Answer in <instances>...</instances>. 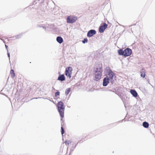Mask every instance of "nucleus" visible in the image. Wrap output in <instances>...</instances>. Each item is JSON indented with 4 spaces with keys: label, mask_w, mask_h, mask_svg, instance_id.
Wrapping results in <instances>:
<instances>
[{
    "label": "nucleus",
    "mask_w": 155,
    "mask_h": 155,
    "mask_svg": "<svg viewBox=\"0 0 155 155\" xmlns=\"http://www.w3.org/2000/svg\"><path fill=\"white\" fill-rule=\"evenodd\" d=\"M58 110L60 116L61 117V120L64 117V110L65 107L64 103L61 101L58 102L57 105Z\"/></svg>",
    "instance_id": "f257e3e1"
},
{
    "label": "nucleus",
    "mask_w": 155,
    "mask_h": 155,
    "mask_svg": "<svg viewBox=\"0 0 155 155\" xmlns=\"http://www.w3.org/2000/svg\"><path fill=\"white\" fill-rule=\"evenodd\" d=\"M102 72V66L97 67L94 69V74L95 76L94 79L95 81H97L101 79Z\"/></svg>",
    "instance_id": "f03ea898"
},
{
    "label": "nucleus",
    "mask_w": 155,
    "mask_h": 155,
    "mask_svg": "<svg viewBox=\"0 0 155 155\" xmlns=\"http://www.w3.org/2000/svg\"><path fill=\"white\" fill-rule=\"evenodd\" d=\"M132 52V50L129 48H126L124 50L122 49L118 50V53L119 55L124 56L126 57L130 56Z\"/></svg>",
    "instance_id": "7ed1b4c3"
},
{
    "label": "nucleus",
    "mask_w": 155,
    "mask_h": 155,
    "mask_svg": "<svg viewBox=\"0 0 155 155\" xmlns=\"http://www.w3.org/2000/svg\"><path fill=\"white\" fill-rule=\"evenodd\" d=\"M72 71V68L70 67H67L65 70V75L69 77V78H71V77Z\"/></svg>",
    "instance_id": "20e7f679"
},
{
    "label": "nucleus",
    "mask_w": 155,
    "mask_h": 155,
    "mask_svg": "<svg viewBox=\"0 0 155 155\" xmlns=\"http://www.w3.org/2000/svg\"><path fill=\"white\" fill-rule=\"evenodd\" d=\"M77 19V17L76 16L71 17L68 16L67 18V22L69 23H73Z\"/></svg>",
    "instance_id": "39448f33"
},
{
    "label": "nucleus",
    "mask_w": 155,
    "mask_h": 155,
    "mask_svg": "<svg viewBox=\"0 0 155 155\" xmlns=\"http://www.w3.org/2000/svg\"><path fill=\"white\" fill-rule=\"evenodd\" d=\"M107 25L105 23H104L103 25H101L99 28V32L101 33L104 32L105 29L107 28Z\"/></svg>",
    "instance_id": "423d86ee"
},
{
    "label": "nucleus",
    "mask_w": 155,
    "mask_h": 155,
    "mask_svg": "<svg viewBox=\"0 0 155 155\" xmlns=\"http://www.w3.org/2000/svg\"><path fill=\"white\" fill-rule=\"evenodd\" d=\"M96 31L95 30L91 29L88 31L87 36V37L90 38L96 34Z\"/></svg>",
    "instance_id": "0eeeda50"
},
{
    "label": "nucleus",
    "mask_w": 155,
    "mask_h": 155,
    "mask_svg": "<svg viewBox=\"0 0 155 155\" xmlns=\"http://www.w3.org/2000/svg\"><path fill=\"white\" fill-rule=\"evenodd\" d=\"M107 75L109 76V79H113V78L114 76H115V74L114 73L112 70L110 69L107 72Z\"/></svg>",
    "instance_id": "6e6552de"
},
{
    "label": "nucleus",
    "mask_w": 155,
    "mask_h": 155,
    "mask_svg": "<svg viewBox=\"0 0 155 155\" xmlns=\"http://www.w3.org/2000/svg\"><path fill=\"white\" fill-rule=\"evenodd\" d=\"M109 78L107 76L104 77L103 80V86L104 87L106 86L109 83Z\"/></svg>",
    "instance_id": "1a4fd4ad"
},
{
    "label": "nucleus",
    "mask_w": 155,
    "mask_h": 155,
    "mask_svg": "<svg viewBox=\"0 0 155 155\" xmlns=\"http://www.w3.org/2000/svg\"><path fill=\"white\" fill-rule=\"evenodd\" d=\"M57 80L61 82L65 80V77L64 74H60Z\"/></svg>",
    "instance_id": "9d476101"
},
{
    "label": "nucleus",
    "mask_w": 155,
    "mask_h": 155,
    "mask_svg": "<svg viewBox=\"0 0 155 155\" xmlns=\"http://www.w3.org/2000/svg\"><path fill=\"white\" fill-rule=\"evenodd\" d=\"M130 93L134 97H136L138 96V94L137 91L135 90L131 89L130 91Z\"/></svg>",
    "instance_id": "9b49d317"
},
{
    "label": "nucleus",
    "mask_w": 155,
    "mask_h": 155,
    "mask_svg": "<svg viewBox=\"0 0 155 155\" xmlns=\"http://www.w3.org/2000/svg\"><path fill=\"white\" fill-rule=\"evenodd\" d=\"M140 76L143 78L145 77L146 76L145 71L143 68H142L140 71Z\"/></svg>",
    "instance_id": "f8f14e48"
},
{
    "label": "nucleus",
    "mask_w": 155,
    "mask_h": 155,
    "mask_svg": "<svg viewBox=\"0 0 155 155\" xmlns=\"http://www.w3.org/2000/svg\"><path fill=\"white\" fill-rule=\"evenodd\" d=\"M56 41L59 43L61 44L63 42V40L61 36H58L56 38Z\"/></svg>",
    "instance_id": "ddd939ff"
},
{
    "label": "nucleus",
    "mask_w": 155,
    "mask_h": 155,
    "mask_svg": "<svg viewBox=\"0 0 155 155\" xmlns=\"http://www.w3.org/2000/svg\"><path fill=\"white\" fill-rule=\"evenodd\" d=\"M142 126L144 127L147 128L149 127V124L146 121H144L143 123Z\"/></svg>",
    "instance_id": "4468645a"
},
{
    "label": "nucleus",
    "mask_w": 155,
    "mask_h": 155,
    "mask_svg": "<svg viewBox=\"0 0 155 155\" xmlns=\"http://www.w3.org/2000/svg\"><path fill=\"white\" fill-rule=\"evenodd\" d=\"M81 141V140L80 141H79L75 145H74V144H73L72 145V147H71V152H72L74 150V149L76 147L77 145V144H78V143L79 142H80Z\"/></svg>",
    "instance_id": "2eb2a0df"
},
{
    "label": "nucleus",
    "mask_w": 155,
    "mask_h": 155,
    "mask_svg": "<svg viewBox=\"0 0 155 155\" xmlns=\"http://www.w3.org/2000/svg\"><path fill=\"white\" fill-rule=\"evenodd\" d=\"M10 74H11V77L12 78H14L15 76V74L14 73V71L13 69H11L10 71Z\"/></svg>",
    "instance_id": "dca6fc26"
},
{
    "label": "nucleus",
    "mask_w": 155,
    "mask_h": 155,
    "mask_svg": "<svg viewBox=\"0 0 155 155\" xmlns=\"http://www.w3.org/2000/svg\"><path fill=\"white\" fill-rule=\"evenodd\" d=\"M71 90L70 88H68L65 91V94L66 95H67L70 93Z\"/></svg>",
    "instance_id": "f3484780"
},
{
    "label": "nucleus",
    "mask_w": 155,
    "mask_h": 155,
    "mask_svg": "<svg viewBox=\"0 0 155 155\" xmlns=\"http://www.w3.org/2000/svg\"><path fill=\"white\" fill-rule=\"evenodd\" d=\"M88 39H87V38H85L83 39V40H82V42L83 43L85 44L86 43H87L88 42Z\"/></svg>",
    "instance_id": "a211bd4d"
},
{
    "label": "nucleus",
    "mask_w": 155,
    "mask_h": 155,
    "mask_svg": "<svg viewBox=\"0 0 155 155\" xmlns=\"http://www.w3.org/2000/svg\"><path fill=\"white\" fill-rule=\"evenodd\" d=\"M61 132L62 135H63L64 133V128L62 126L61 127Z\"/></svg>",
    "instance_id": "6ab92c4d"
},
{
    "label": "nucleus",
    "mask_w": 155,
    "mask_h": 155,
    "mask_svg": "<svg viewBox=\"0 0 155 155\" xmlns=\"http://www.w3.org/2000/svg\"><path fill=\"white\" fill-rule=\"evenodd\" d=\"M22 34H20L15 36V39H19L21 38Z\"/></svg>",
    "instance_id": "aec40b11"
},
{
    "label": "nucleus",
    "mask_w": 155,
    "mask_h": 155,
    "mask_svg": "<svg viewBox=\"0 0 155 155\" xmlns=\"http://www.w3.org/2000/svg\"><path fill=\"white\" fill-rule=\"evenodd\" d=\"M60 92L59 91H58L56 92L55 93V96L57 97L58 96L60 95Z\"/></svg>",
    "instance_id": "412c9836"
},
{
    "label": "nucleus",
    "mask_w": 155,
    "mask_h": 155,
    "mask_svg": "<svg viewBox=\"0 0 155 155\" xmlns=\"http://www.w3.org/2000/svg\"><path fill=\"white\" fill-rule=\"evenodd\" d=\"M7 55H8V57L9 58V62L10 63V53L8 52V51H7Z\"/></svg>",
    "instance_id": "4be33fe9"
},
{
    "label": "nucleus",
    "mask_w": 155,
    "mask_h": 155,
    "mask_svg": "<svg viewBox=\"0 0 155 155\" xmlns=\"http://www.w3.org/2000/svg\"><path fill=\"white\" fill-rule=\"evenodd\" d=\"M110 82L111 83V84H113L114 83V80H113V79H110Z\"/></svg>",
    "instance_id": "5701e85b"
},
{
    "label": "nucleus",
    "mask_w": 155,
    "mask_h": 155,
    "mask_svg": "<svg viewBox=\"0 0 155 155\" xmlns=\"http://www.w3.org/2000/svg\"><path fill=\"white\" fill-rule=\"evenodd\" d=\"M104 91H113V92H114V91H112V90L110 89H105L104 90Z\"/></svg>",
    "instance_id": "b1692460"
},
{
    "label": "nucleus",
    "mask_w": 155,
    "mask_h": 155,
    "mask_svg": "<svg viewBox=\"0 0 155 155\" xmlns=\"http://www.w3.org/2000/svg\"><path fill=\"white\" fill-rule=\"evenodd\" d=\"M5 47L7 49V51H8V46L7 45H5Z\"/></svg>",
    "instance_id": "393cba45"
},
{
    "label": "nucleus",
    "mask_w": 155,
    "mask_h": 155,
    "mask_svg": "<svg viewBox=\"0 0 155 155\" xmlns=\"http://www.w3.org/2000/svg\"><path fill=\"white\" fill-rule=\"evenodd\" d=\"M38 27L39 28L42 27L43 28V26H42L41 25H38Z\"/></svg>",
    "instance_id": "a878e982"
},
{
    "label": "nucleus",
    "mask_w": 155,
    "mask_h": 155,
    "mask_svg": "<svg viewBox=\"0 0 155 155\" xmlns=\"http://www.w3.org/2000/svg\"><path fill=\"white\" fill-rule=\"evenodd\" d=\"M66 144L67 143H68V145L69 144V143H68L67 141H65L64 142Z\"/></svg>",
    "instance_id": "bb28decb"
},
{
    "label": "nucleus",
    "mask_w": 155,
    "mask_h": 155,
    "mask_svg": "<svg viewBox=\"0 0 155 155\" xmlns=\"http://www.w3.org/2000/svg\"><path fill=\"white\" fill-rule=\"evenodd\" d=\"M43 28L45 30H46L47 29L46 28L45 26H43Z\"/></svg>",
    "instance_id": "cd10ccee"
},
{
    "label": "nucleus",
    "mask_w": 155,
    "mask_h": 155,
    "mask_svg": "<svg viewBox=\"0 0 155 155\" xmlns=\"http://www.w3.org/2000/svg\"><path fill=\"white\" fill-rule=\"evenodd\" d=\"M58 74H59V75L61 74H60V72H59L58 73Z\"/></svg>",
    "instance_id": "c85d7f7f"
},
{
    "label": "nucleus",
    "mask_w": 155,
    "mask_h": 155,
    "mask_svg": "<svg viewBox=\"0 0 155 155\" xmlns=\"http://www.w3.org/2000/svg\"><path fill=\"white\" fill-rule=\"evenodd\" d=\"M12 38H15V37H13Z\"/></svg>",
    "instance_id": "c756f323"
},
{
    "label": "nucleus",
    "mask_w": 155,
    "mask_h": 155,
    "mask_svg": "<svg viewBox=\"0 0 155 155\" xmlns=\"http://www.w3.org/2000/svg\"><path fill=\"white\" fill-rule=\"evenodd\" d=\"M35 98V99H38V98Z\"/></svg>",
    "instance_id": "7c9ffc66"
},
{
    "label": "nucleus",
    "mask_w": 155,
    "mask_h": 155,
    "mask_svg": "<svg viewBox=\"0 0 155 155\" xmlns=\"http://www.w3.org/2000/svg\"><path fill=\"white\" fill-rule=\"evenodd\" d=\"M0 39L1 40H2V39L0 38Z\"/></svg>",
    "instance_id": "2f4dec72"
}]
</instances>
